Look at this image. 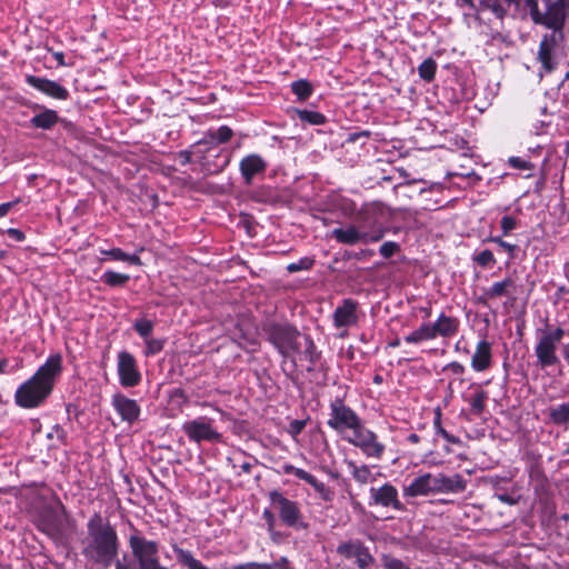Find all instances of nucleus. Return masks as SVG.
I'll list each match as a JSON object with an SVG mask.
<instances>
[{
  "label": "nucleus",
  "instance_id": "nucleus-38",
  "mask_svg": "<svg viewBox=\"0 0 569 569\" xmlns=\"http://www.w3.org/2000/svg\"><path fill=\"white\" fill-rule=\"evenodd\" d=\"M134 330L146 340L150 338V333L153 329V323L150 320L141 319L134 322Z\"/></svg>",
  "mask_w": 569,
  "mask_h": 569
},
{
  "label": "nucleus",
  "instance_id": "nucleus-11",
  "mask_svg": "<svg viewBox=\"0 0 569 569\" xmlns=\"http://www.w3.org/2000/svg\"><path fill=\"white\" fill-rule=\"evenodd\" d=\"M299 337L300 333L292 327L274 326L270 331L269 340L283 357H289L291 353L299 352Z\"/></svg>",
  "mask_w": 569,
  "mask_h": 569
},
{
  "label": "nucleus",
  "instance_id": "nucleus-29",
  "mask_svg": "<svg viewBox=\"0 0 569 569\" xmlns=\"http://www.w3.org/2000/svg\"><path fill=\"white\" fill-rule=\"evenodd\" d=\"M173 552L176 553L178 561L189 569L201 568L202 563L193 557L191 551L173 546Z\"/></svg>",
  "mask_w": 569,
  "mask_h": 569
},
{
  "label": "nucleus",
  "instance_id": "nucleus-15",
  "mask_svg": "<svg viewBox=\"0 0 569 569\" xmlns=\"http://www.w3.org/2000/svg\"><path fill=\"white\" fill-rule=\"evenodd\" d=\"M337 552L346 558L356 559L361 569L369 567L373 561L369 550L360 541L342 542L338 546Z\"/></svg>",
  "mask_w": 569,
  "mask_h": 569
},
{
  "label": "nucleus",
  "instance_id": "nucleus-20",
  "mask_svg": "<svg viewBox=\"0 0 569 569\" xmlns=\"http://www.w3.org/2000/svg\"><path fill=\"white\" fill-rule=\"evenodd\" d=\"M556 351L557 345L555 342L550 341L545 336L539 338L535 352L541 368L551 367L559 362Z\"/></svg>",
  "mask_w": 569,
  "mask_h": 569
},
{
  "label": "nucleus",
  "instance_id": "nucleus-42",
  "mask_svg": "<svg viewBox=\"0 0 569 569\" xmlns=\"http://www.w3.org/2000/svg\"><path fill=\"white\" fill-rule=\"evenodd\" d=\"M281 472L284 473V475H293L295 477H297L298 479H300L302 481H306V479L310 475V472H308V471H306V470H303L301 468H297V467H295L293 465H290V463H284L281 467Z\"/></svg>",
  "mask_w": 569,
  "mask_h": 569
},
{
  "label": "nucleus",
  "instance_id": "nucleus-23",
  "mask_svg": "<svg viewBox=\"0 0 569 569\" xmlns=\"http://www.w3.org/2000/svg\"><path fill=\"white\" fill-rule=\"evenodd\" d=\"M436 333L432 323H422L417 330L412 331L405 337L407 343H420L426 340L436 339Z\"/></svg>",
  "mask_w": 569,
  "mask_h": 569
},
{
  "label": "nucleus",
  "instance_id": "nucleus-33",
  "mask_svg": "<svg viewBox=\"0 0 569 569\" xmlns=\"http://www.w3.org/2000/svg\"><path fill=\"white\" fill-rule=\"evenodd\" d=\"M291 90L300 100L308 99L312 93V87L307 80L293 81Z\"/></svg>",
  "mask_w": 569,
  "mask_h": 569
},
{
  "label": "nucleus",
  "instance_id": "nucleus-63",
  "mask_svg": "<svg viewBox=\"0 0 569 569\" xmlns=\"http://www.w3.org/2000/svg\"><path fill=\"white\" fill-rule=\"evenodd\" d=\"M241 469H242L243 472L249 473L250 470H251V465L249 462H243L241 465Z\"/></svg>",
  "mask_w": 569,
  "mask_h": 569
},
{
  "label": "nucleus",
  "instance_id": "nucleus-64",
  "mask_svg": "<svg viewBox=\"0 0 569 569\" xmlns=\"http://www.w3.org/2000/svg\"><path fill=\"white\" fill-rule=\"evenodd\" d=\"M463 4L470 7V8H473V2L472 0H460Z\"/></svg>",
  "mask_w": 569,
  "mask_h": 569
},
{
  "label": "nucleus",
  "instance_id": "nucleus-4",
  "mask_svg": "<svg viewBox=\"0 0 569 569\" xmlns=\"http://www.w3.org/2000/svg\"><path fill=\"white\" fill-rule=\"evenodd\" d=\"M467 482L461 475L423 473L403 487V496L416 498L436 493H459L466 490Z\"/></svg>",
  "mask_w": 569,
  "mask_h": 569
},
{
  "label": "nucleus",
  "instance_id": "nucleus-10",
  "mask_svg": "<svg viewBox=\"0 0 569 569\" xmlns=\"http://www.w3.org/2000/svg\"><path fill=\"white\" fill-rule=\"evenodd\" d=\"M331 237L339 243L353 246L356 243H375L382 239L381 230L367 231L360 224H348L343 228H335Z\"/></svg>",
  "mask_w": 569,
  "mask_h": 569
},
{
  "label": "nucleus",
  "instance_id": "nucleus-21",
  "mask_svg": "<svg viewBox=\"0 0 569 569\" xmlns=\"http://www.w3.org/2000/svg\"><path fill=\"white\" fill-rule=\"evenodd\" d=\"M491 343L486 339L477 343L475 353L471 358V368L477 372H482L491 366Z\"/></svg>",
  "mask_w": 569,
  "mask_h": 569
},
{
  "label": "nucleus",
  "instance_id": "nucleus-48",
  "mask_svg": "<svg viewBox=\"0 0 569 569\" xmlns=\"http://www.w3.org/2000/svg\"><path fill=\"white\" fill-rule=\"evenodd\" d=\"M305 427H306V421H303V420H292L289 423V433L292 437H297L298 435L301 433V431L305 429Z\"/></svg>",
  "mask_w": 569,
  "mask_h": 569
},
{
  "label": "nucleus",
  "instance_id": "nucleus-26",
  "mask_svg": "<svg viewBox=\"0 0 569 569\" xmlns=\"http://www.w3.org/2000/svg\"><path fill=\"white\" fill-rule=\"evenodd\" d=\"M512 289H515V281L508 277L492 283V286L486 290V296L490 299L500 298L512 293Z\"/></svg>",
  "mask_w": 569,
  "mask_h": 569
},
{
  "label": "nucleus",
  "instance_id": "nucleus-46",
  "mask_svg": "<svg viewBox=\"0 0 569 569\" xmlns=\"http://www.w3.org/2000/svg\"><path fill=\"white\" fill-rule=\"evenodd\" d=\"M487 241H490V242H493V243H497L500 248H502L505 251L508 252L509 257L510 258H513V254H515V250L517 248L516 244H511L505 240H502L501 237H490L488 238Z\"/></svg>",
  "mask_w": 569,
  "mask_h": 569
},
{
  "label": "nucleus",
  "instance_id": "nucleus-57",
  "mask_svg": "<svg viewBox=\"0 0 569 569\" xmlns=\"http://www.w3.org/2000/svg\"><path fill=\"white\" fill-rule=\"evenodd\" d=\"M198 144H208L209 147L216 146L212 142V139L208 136V132L204 134V138L200 141H198Z\"/></svg>",
  "mask_w": 569,
  "mask_h": 569
},
{
  "label": "nucleus",
  "instance_id": "nucleus-44",
  "mask_svg": "<svg viewBox=\"0 0 569 569\" xmlns=\"http://www.w3.org/2000/svg\"><path fill=\"white\" fill-rule=\"evenodd\" d=\"M400 247L397 242H393V241H387L385 243H382L379 248V253L383 257V258H390L392 257L393 254H396L398 251H399Z\"/></svg>",
  "mask_w": 569,
  "mask_h": 569
},
{
  "label": "nucleus",
  "instance_id": "nucleus-55",
  "mask_svg": "<svg viewBox=\"0 0 569 569\" xmlns=\"http://www.w3.org/2000/svg\"><path fill=\"white\" fill-rule=\"evenodd\" d=\"M263 518L268 522L269 528H272L273 525H274V516H273V513L271 511H269V510H264L263 511Z\"/></svg>",
  "mask_w": 569,
  "mask_h": 569
},
{
  "label": "nucleus",
  "instance_id": "nucleus-14",
  "mask_svg": "<svg viewBox=\"0 0 569 569\" xmlns=\"http://www.w3.org/2000/svg\"><path fill=\"white\" fill-rule=\"evenodd\" d=\"M118 375L121 386L134 387L141 380V375L137 369L133 356L127 351H122L118 356Z\"/></svg>",
  "mask_w": 569,
  "mask_h": 569
},
{
  "label": "nucleus",
  "instance_id": "nucleus-8",
  "mask_svg": "<svg viewBox=\"0 0 569 569\" xmlns=\"http://www.w3.org/2000/svg\"><path fill=\"white\" fill-rule=\"evenodd\" d=\"M390 209L380 201L363 203L356 213L359 224L367 231L381 230L382 238L387 232L385 223L389 220Z\"/></svg>",
  "mask_w": 569,
  "mask_h": 569
},
{
  "label": "nucleus",
  "instance_id": "nucleus-2",
  "mask_svg": "<svg viewBox=\"0 0 569 569\" xmlns=\"http://www.w3.org/2000/svg\"><path fill=\"white\" fill-rule=\"evenodd\" d=\"M61 372L62 357L59 353L50 356L30 379L18 387L16 403L24 409L40 407L51 395Z\"/></svg>",
  "mask_w": 569,
  "mask_h": 569
},
{
  "label": "nucleus",
  "instance_id": "nucleus-37",
  "mask_svg": "<svg viewBox=\"0 0 569 569\" xmlns=\"http://www.w3.org/2000/svg\"><path fill=\"white\" fill-rule=\"evenodd\" d=\"M433 426H435V429H436V432L438 435H440L442 438H445L448 442L450 443H458V438L450 435L446 429H443V427L441 426V413L440 411H438L436 413V418H435V421H433Z\"/></svg>",
  "mask_w": 569,
  "mask_h": 569
},
{
  "label": "nucleus",
  "instance_id": "nucleus-34",
  "mask_svg": "<svg viewBox=\"0 0 569 569\" xmlns=\"http://www.w3.org/2000/svg\"><path fill=\"white\" fill-rule=\"evenodd\" d=\"M436 70L437 63L431 58L423 60L418 67L419 76L426 81H431L435 78Z\"/></svg>",
  "mask_w": 569,
  "mask_h": 569
},
{
  "label": "nucleus",
  "instance_id": "nucleus-13",
  "mask_svg": "<svg viewBox=\"0 0 569 569\" xmlns=\"http://www.w3.org/2000/svg\"><path fill=\"white\" fill-rule=\"evenodd\" d=\"M272 506L278 510L280 519L289 527H297L301 521V512L296 501L289 500L281 492L269 493Z\"/></svg>",
  "mask_w": 569,
  "mask_h": 569
},
{
  "label": "nucleus",
  "instance_id": "nucleus-35",
  "mask_svg": "<svg viewBox=\"0 0 569 569\" xmlns=\"http://www.w3.org/2000/svg\"><path fill=\"white\" fill-rule=\"evenodd\" d=\"M473 261L482 268H491L496 264V258L490 250H483L473 256Z\"/></svg>",
  "mask_w": 569,
  "mask_h": 569
},
{
  "label": "nucleus",
  "instance_id": "nucleus-41",
  "mask_svg": "<svg viewBox=\"0 0 569 569\" xmlns=\"http://www.w3.org/2000/svg\"><path fill=\"white\" fill-rule=\"evenodd\" d=\"M300 119L311 124H322L326 118L320 112L303 110L300 112Z\"/></svg>",
  "mask_w": 569,
  "mask_h": 569
},
{
  "label": "nucleus",
  "instance_id": "nucleus-3",
  "mask_svg": "<svg viewBox=\"0 0 569 569\" xmlns=\"http://www.w3.org/2000/svg\"><path fill=\"white\" fill-rule=\"evenodd\" d=\"M88 538L83 548L84 558L107 569L114 561L119 552V540L116 529L98 515H94L87 525Z\"/></svg>",
  "mask_w": 569,
  "mask_h": 569
},
{
  "label": "nucleus",
  "instance_id": "nucleus-27",
  "mask_svg": "<svg viewBox=\"0 0 569 569\" xmlns=\"http://www.w3.org/2000/svg\"><path fill=\"white\" fill-rule=\"evenodd\" d=\"M348 467L350 469V472H351L353 479L358 483L366 485V483L375 480V476L372 475L369 466H367V465L358 466L353 461H349Z\"/></svg>",
  "mask_w": 569,
  "mask_h": 569
},
{
  "label": "nucleus",
  "instance_id": "nucleus-39",
  "mask_svg": "<svg viewBox=\"0 0 569 569\" xmlns=\"http://www.w3.org/2000/svg\"><path fill=\"white\" fill-rule=\"evenodd\" d=\"M312 488L322 500L327 502L333 500L335 491L327 487L322 481L318 480V482H316Z\"/></svg>",
  "mask_w": 569,
  "mask_h": 569
},
{
  "label": "nucleus",
  "instance_id": "nucleus-40",
  "mask_svg": "<svg viewBox=\"0 0 569 569\" xmlns=\"http://www.w3.org/2000/svg\"><path fill=\"white\" fill-rule=\"evenodd\" d=\"M313 259L305 257L297 262H291L287 266V270L290 273H295L301 270H309L313 266Z\"/></svg>",
  "mask_w": 569,
  "mask_h": 569
},
{
  "label": "nucleus",
  "instance_id": "nucleus-53",
  "mask_svg": "<svg viewBox=\"0 0 569 569\" xmlns=\"http://www.w3.org/2000/svg\"><path fill=\"white\" fill-rule=\"evenodd\" d=\"M19 200L4 202L0 204V218L8 214L9 210L17 203Z\"/></svg>",
  "mask_w": 569,
  "mask_h": 569
},
{
  "label": "nucleus",
  "instance_id": "nucleus-51",
  "mask_svg": "<svg viewBox=\"0 0 569 569\" xmlns=\"http://www.w3.org/2000/svg\"><path fill=\"white\" fill-rule=\"evenodd\" d=\"M446 369L456 376H461L465 373V367L457 361H453V362H450L449 365H447Z\"/></svg>",
  "mask_w": 569,
  "mask_h": 569
},
{
  "label": "nucleus",
  "instance_id": "nucleus-54",
  "mask_svg": "<svg viewBox=\"0 0 569 569\" xmlns=\"http://www.w3.org/2000/svg\"><path fill=\"white\" fill-rule=\"evenodd\" d=\"M8 232L17 241H22L24 239L23 232L18 229H9Z\"/></svg>",
  "mask_w": 569,
  "mask_h": 569
},
{
  "label": "nucleus",
  "instance_id": "nucleus-56",
  "mask_svg": "<svg viewBox=\"0 0 569 569\" xmlns=\"http://www.w3.org/2000/svg\"><path fill=\"white\" fill-rule=\"evenodd\" d=\"M53 57L59 66H66L64 54L62 52H53Z\"/></svg>",
  "mask_w": 569,
  "mask_h": 569
},
{
  "label": "nucleus",
  "instance_id": "nucleus-6",
  "mask_svg": "<svg viewBox=\"0 0 569 569\" xmlns=\"http://www.w3.org/2000/svg\"><path fill=\"white\" fill-rule=\"evenodd\" d=\"M327 425L340 435H345L347 431L351 432L362 421L358 413L348 407L340 397L330 401Z\"/></svg>",
  "mask_w": 569,
  "mask_h": 569
},
{
  "label": "nucleus",
  "instance_id": "nucleus-7",
  "mask_svg": "<svg viewBox=\"0 0 569 569\" xmlns=\"http://www.w3.org/2000/svg\"><path fill=\"white\" fill-rule=\"evenodd\" d=\"M345 439L350 445L359 448L368 458L381 459L386 450V446L379 441L378 436L372 430L366 427L363 420Z\"/></svg>",
  "mask_w": 569,
  "mask_h": 569
},
{
  "label": "nucleus",
  "instance_id": "nucleus-60",
  "mask_svg": "<svg viewBox=\"0 0 569 569\" xmlns=\"http://www.w3.org/2000/svg\"><path fill=\"white\" fill-rule=\"evenodd\" d=\"M114 569H131L129 565L122 562L121 560L114 561Z\"/></svg>",
  "mask_w": 569,
  "mask_h": 569
},
{
  "label": "nucleus",
  "instance_id": "nucleus-28",
  "mask_svg": "<svg viewBox=\"0 0 569 569\" xmlns=\"http://www.w3.org/2000/svg\"><path fill=\"white\" fill-rule=\"evenodd\" d=\"M515 0H480L483 10L491 11L497 18H502Z\"/></svg>",
  "mask_w": 569,
  "mask_h": 569
},
{
  "label": "nucleus",
  "instance_id": "nucleus-62",
  "mask_svg": "<svg viewBox=\"0 0 569 569\" xmlns=\"http://www.w3.org/2000/svg\"><path fill=\"white\" fill-rule=\"evenodd\" d=\"M305 482L310 485L311 487H313V485L316 482H318V479L313 475L310 473Z\"/></svg>",
  "mask_w": 569,
  "mask_h": 569
},
{
  "label": "nucleus",
  "instance_id": "nucleus-52",
  "mask_svg": "<svg viewBox=\"0 0 569 569\" xmlns=\"http://www.w3.org/2000/svg\"><path fill=\"white\" fill-rule=\"evenodd\" d=\"M497 499L503 503L509 505V506H513L518 502V500L516 498H513L512 496H509L507 493L497 495Z\"/></svg>",
  "mask_w": 569,
  "mask_h": 569
},
{
  "label": "nucleus",
  "instance_id": "nucleus-36",
  "mask_svg": "<svg viewBox=\"0 0 569 569\" xmlns=\"http://www.w3.org/2000/svg\"><path fill=\"white\" fill-rule=\"evenodd\" d=\"M486 392L479 391L475 393L470 399V407L473 413L480 415L485 409Z\"/></svg>",
  "mask_w": 569,
  "mask_h": 569
},
{
  "label": "nucleus",
  "instance_id": "nucleus-17",
  "mask_svg": "<svg viewBox=\"0 0 569 569\" xmlns=\"http://www.w3.org/2000/svg\"><path fill=\"white\" fill-rule=\"evenodd\" d=\"M111 405L120 415L121 419L129 423L137 421L140 416V407L137 401L121 393H117L112 397Z\"/></svg>",
  "mask_w": 569,
  "mask_h": 569
},
{
  "label": "nucleus",
  "instance_id": "nucleus-50",
  "mask_svg": "<svg viewBox=\"0 0 569 569\" xmlns=\"http://www.w3.org/2000/svg\"><path fill=\"white\" fill-rule=\"evenodd\" d=\"M509 164L513 168L522 169V170H527L530 168L529 162L519 157H511L509 159Z\"/></svg>",
  "mask_w": 569,
  "mask_h": 569
},
{
  "label": "nucleus",
  "instance_id": "nucleus-1",
  "mask_svg": "<svg viewBox=\"0 0 569 569\" xmlns=\"http://www.w3.org/2000/svg\"><path fill=\"white\" fill-rule=\"evenodd\" d=\"M530 16L536 23L550 29L542 37L538 60L545 70L556 67L553 56L565 40V28L569 23V0H527Z\"/></svg>",
  "mask_w": 569,
  "mask_h": 569
},
{
  "label": "nucleus",
  "instance_id": "nucleus-24",
  "mask_svg": "<svg viewBox=\"0 0 569 569\" xmlns=\"http://www.w3.org/2000/svg\"><path fill=\"white\" fill-rule=\"evenodd\" d=\"M58 120L59 117L54 110L46 109L43 112L33 116L30 122L36 128L49 130L57 124Z\"/></svg>",
  "mask_w": 569,
  "mask_h": 569
},
{
  "label": "nucleus",
  "instance_id": "nucleus-30",
  "mask_svg": "<svg viewBox=\"0 0 569 569\" xmlns=\"http://www.w3.org/2000/svg\"><path fill=\"white\" fill-rule=\"evenodd\" d=\"M101 280L110 287H122L130 280V276L108 270L103 272Z\"/></svg>",
  "mask_w": 569,
  "mask_h": 569
},
{
  "label": "nucleus",
  "instance_id": "nucleus-61",
  "mask_svg": "<svg viewBox=\"0 0 569 569\" xmlns=\"http://www.w3.org/2000/svg\"><path fill=\"white\" fill-rule=\"evenodd\" d=\"M407 439L411 443H418L420 441V437L417 433H410Z\"/></svg>",
  "mask_w": 569,
  "mask_h": 569
},
{
  "label": "nucleus",
  "instance_id": "nucleus-45",
  "mask_svg": "<svg viewBox=\"0 0 569 569\" xmlns=\"http://www.w3.org/2000/svg\"><path fill=\"white\" fill-rule=\"evenodd\" d=\"M503 236H508L518 226V220L511 216H503L500 221Z\"/></svg>",
  "mask_w": 569,
  "mask_h": 569
},
{
  "label": "nucleus",
  "instance_id": "nucleus-19",
  "mask_svg": "<svg viewBox=\"0 0 569 569\" xmlns=\"http://www.w3.org/2000/svg\"><path fill=\"white\" fill-rule=\"evenodd\" d=\"M239 169L244 182L250 184L254 176L266 171L267 162L261 156L251 153L241 159Z\"/></svg>",
  "mask_w": 569,
  "mask_h": 569
},
{
  "label": "nucleus",
  "instance_id": "nucleus-25",
  "mask_svg": "<svg viewBox=\"0 0 569 569\" xmlns=\"http://www.w3.org/2000/svg\"><path fill=\"white\" fill-rule=\"evenodd\" d=\"M549 420L557 426H567L569 423V402H563L548 408Z\"/></svg>",
  "mask_w": 569,
  "mask_h": 569
},
{
  "label": "nucleus",
  "instance_id": "nucleus-47",
  "mask_svg": "<svg viewBox=\"0 0 569 569\" xmlns=\"http://www.w3.org/2000/svg\"><path fill=\"white\" fill-rule=\"evenodd\" d=\"M565 330L561 329V328H557L556 330L553 331H546L542 333V336H545L547 339H549L550 341L555 342L556 345H558L562 337L565 336Z\"/></svg>",
  "mask_w": 569,
  "mask_h": 569
},
{
  "label": "nucleus",
  "instance_id": "nucleus-18",
  "mask_svg": "<svg viewBox=\"0 0 569 569\" xmlns=\"http://www.w3.org/2000/svg\"><path fill=\"white\" fill-rule=\"evenodd\" d=\"M358 302L352 299H345L333 312V323L337 328L351 327L357 323Z\"/></svg>",
  "mask_w": 569,
  "mask_h": 569
},
{
  "label": "nucleus",
  "instance_id": "nucleus-16",
  "mask_svg": "<svg viewBox=\"0 0 569 569\" xmlns=\"http://www.w3.org/2000/svg\"><path fill=\"white\" fill-rule=\"evenodd\" d=\"M26 81L32 88L53 99L67 100L69 98V91L57 81L37 76H27Z\"/></svg>",
  "mask_w": 569,
  "mask_h": 569
},
{
  "label": "nucleus",
  "instance_id": "nucleus-43",
  "mask_svg": "<svg viewBox=\"0 0 569 569\" xmlns=\"http://www.w3.org/2000/svg\"><path fill=\"white\" fill-rule=\"evenodd\" d=\"M146 342V356H153L163 349V341L160 339L148 338Z\"/></svg>",
  "mask_w": 569,
  "mask_h": 569
},
{
  "label": "nucleus",
  "instance_id": "nucleus-58",
  "mask_svg": "<svg viewBox=\"0 0 569 569\" xmlns=\"http://www.w3.org/2000/svg\"><path fill=\"white\" fill-rule=\"evenodd\" d=\"M234 569H270V568L261 567V566H257V565H243V566H239Z\"/></svg>",
  "mask_w": 569,
  "mask_h": 569
},
{
  "label": "nucleus",
  "instance_id": "nucleus-32",
  "mask_svg": "<svg viewBox=\"0 0 569 569\" xmlns=\"http://www.w3.org/2000/svg\"><path fill=\"white\" fill-rule=\"evenodd\" d=\"M233 134V131L228 126H221L217 130H209L208 136L212 139L214 144L228 142Z\"/></svg>",
  "mask_w": 569,
  "mask_h": 569
},
{
  "label": "nucleus",
  "instance_id": "nucleus-5",
  "mask_svg": "<svg viewBox=\"0 0 569 569\" xmlns=\"http://www.w3.org/2000/svg\"><path fill=\"white\" fill-rule=\"evenodd\" d=\"M128 542L139 569H168L160 565L158 542L147 539L137 528H131Z\"/></svg>",
  "mask_w": 569,
  "mask_h": 569
},
{
  "label": "nucleus",
  "instance_id": "nucleus-59",
  "mask_svg": "<svg viewBox=\"0 0 569 569\" xmlns=\"http://www.w3.org/2000/svg\"><path fill=\"white\" fill-rule=\"evenodd\" d=\"M9 366V360L3 358L0 360V375L7 372V368Z\"/></svg>",
  "mask_w": 569,
  "mask_h": 569
},
{
  "label": "nucleus",
  "instance_id": "nucleus-12",
  "mask_svg": "<svg viewBox=\"0 0 569 569\" xmlns=\"http://www.w3.org/2000/svg\"><path fill=\"white\" fill-rule=\"evenodd\" d=\"M369 506H379L382 508H391L396 511H405L406 507L399 499L397 488L386 482L381 487L370 488Z\"/></svg>",
  "mask_w": 569,
  "mask_h": 569
},
{
  "label": "nucleus",
  "instance_id": "nucleus-9",
  "mask_svg": "<svg viewBox=\"0 0 569 569\" xmlns=\"http://www.w3.org/2000/svg\"><path fill=\"white\" fill-rule=\"evenodd\" d=\"M213 422L207 417H198L186 421L182 425V430L191 441L197 443L202 441L221 442L222 435L214 428Z\"/></svg>",
  "mask_w": 569,
  "mask_h": 569
},
{
  "label": "nucleus",
  "instance_id": "nucleus-49",
  "mask_svg": "<svg viewBox=\"0 0 569 569\" xmlns=\"http://www.w3.org/2000/svg\"><path fill=\"white\" fill-rule=\"evenodd\" d=\"M385 568L386 569H410L402 561H400L396 558H387L385 560Z\"/></svg>",
  "mask_w": 569,
  "mask_h": 569
},
{
  "label": "nucleus",
  "instance_id": "nucleus-22",
  "mask_svg": "<svg viewBox=\"0 0 569 569\" xmlns=\"http://www.w3.org/2000/svg\"><path fill=\"white\" fill-rule=\"evenodd\" d=\"M436 337L440 336L449 338L455 336L459 330V320L453 317L441 313L438 319L432 323Z\"/></svg>",
  "mask_w": 569,
  "mask_h": 569
},
{
  "label": "nucleus",
  "instance_id": "nucleus-31",
  "mask_svg": "<svg viewBox=\"0 0 569 569\" xmlns=\"http://www.w3.org/2000/svg\"><path fill=\"white\" fill-rule=\"evenodd\" d=\"M103 253L109 256L113 260L127 261L134 266L141 264V260L137 254H128L123 252L120 248H112L108 251H104Z\"/></svg>",
  "mask_w": 569,
  "mask_h": 569
}]
</instances>
